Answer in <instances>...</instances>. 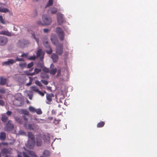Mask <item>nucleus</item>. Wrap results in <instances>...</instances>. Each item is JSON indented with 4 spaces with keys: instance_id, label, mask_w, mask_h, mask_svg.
<instances>
[{
    "instance_id": "f257e3e1",
    "label": "nucleus",
    "mask_w": 157,
    "mask_h": 157,
    "mask_svg": "<svg viewBox=\"0 0 157 157\" xmlns=\"http://www.w3.org/2000/svg\"><path fill=\"white\" fill-rule=\"evenodd\" d=\"M24 61L23 58H19L17 56L16 57V59L14 60L13 59H9L7 61H5L2 63L3 65H12L15 63L17 61Z\"/></svg>"
},
{
    "instance_id": "f03ea898",
    "label": "nucleus",
    "mask_w": 157,
    "mask_h": 157,
    "mask_svg": "<svg viewBox=\"0 0 157 157\" xmlns=\"http://www.w3.org/2000/svg\"><path fill=\"white\" fill-rule=\"evenodd\" d=\"M56 32L58 34L59 39L63 40L64 38V33L63 29L59 27H57L56 29Z\"/></svg>"
},
{
    "instance_id": "7ed1b4c3",
    "label": "nucleus",
    "mask_w": 157,
    "mask_h": 157,
    "mask_svg": "<svg viewBox=\"0 0 157 157\" xmlns=\"http://www.w3.org/2000/svg\"><path fill=\"white\" fill-rule=\"evenodd\" d=\"M43 22L45 25H49L52 22V18L48 17L47 15H44L42 16Z\"/></svg>"
},
{
    "instance_id": "20e7f679",
    "label": "nucleus",
    "mask_w": 157,
    "mask_h": 157,
    "mask_svg": "<svg viewBox=\"0 0 157 157\" xmlns=\"http://www.w3.org/2000/svg\"><path fill=\"white\" fill-rule=\"evenodd\" d=\"M44 93L46 94V102L47 104H51L52 103V98L54 97V95L52 93H48L45 91Z\"/></svg>"
},
{
    "instance_id": "39448f33",
    "label": "nucleus",
    "mask_w": 157,
    "mask_h": 157,
    "mask_svg": "<svg viewBox=\"0 0 157 157\" xmlns=\"http://www.w3.org/2000/svg\"><path fill=\"white\" fill-rule=\"evenodd\" d=\"M14 128V125L12 123V121L9 120L8 121L5 127V131H11Z\"/></svg>"
},
{
    "instance_id": "423d86ee",
    "label": "nucleus",
    "mask_w": 157,
    "mask_h": 157,
    "mask_svg": "<svg viewBox=\"0 0 157 157\" xmlns=\"http://www.w3.org/2000/svg\"><path fill=\"white\" fill-rule=\"evenodd\" d=\"M35 144V141L28 140L27 143L25 144V146L29 149H33L34 148Z\"/></svg>"
},
{
    "instance_id": "0eeeda50",
    "label": "nucleus",
    "mask_w": 157,
    "mask_h": 157,
    "mask_svg": "<svg viewBox=\"0 0 157 157\" xmlns=\"http://www.w3.org/2000/svg\"><path fill=\"white\" fill-rule=\"evenodd\" d=\"M56 53L58 55H60L63 53V44H60L56 46Z\"/></svg>"
},
{
    "instance_id": "6e6552de",
    "label": "nucleus",
    "mask_w": 157,
    "mask_h": 157,
    "mask_svg": "<svg viewBox=\"0 0 157 157\" xmlns=\"http://www.w3.org/2000/svg\"><path fill=\"white\" fill-rule=\"evenodd\" d=\"M44 46L47 48L48 50H46L47 53L49 54H51L52 52V49L51 48L48 41H44L43 43Z\"/></svg>"
},
{
    "instance_id": "1a4fd4ad",
    "label": "nucleus",
    "mask_w": 157,
    "mask_h": 157,
    "mask_svg": "<svg viewBox=\"0 0 157 157\" xmlns=\"http://www.w3.org/2000/svg\"><path fill=\"white\" fill-rule=\"evenodd\" d=\"M42 144V137L40 134H39L36 136V145L37 146H40Z\"/></svg>"
},
{
    "instance_id": "9d476101",
    "label": "nucleus",
    "mask_w": 157,
    "mask_h": 157,
    "mask_svg": "<svg viewBox=\"0 0 157 157\" xmlns=\"http://www.w3.org/2000/svg\"><path fill=\"white\" fill-rule=\"evenodd\" d=\"M57 16L58 23L59 25H61L63 21V14L58 13H57Z\"/></svg>"
},
{
    "instance_id": "9b49d317",
    "label": "nucleus",
    "mask_w": 157,
    "mask_h": 157,
    "mask_svg": "<svg viewBox=\"0 0 157 157\" xmlns=\"http://www.w3.org/2000/svg\"><path fill=\"white\" fill-rule=\"evenodd\" d=\"M27 123L25 124L24 125L25 127L29 130H33L37 127V125H35L34 124H29L28 126Z\"/></svg>"
},
{
    "instance_id": "f8f14e48",
    "label": "nucleus",
    "mask_w": 157,
    "mask_h": 157,
    "mask_svg": "<svg viewBox=\"0 0 157 157\" xmlns=\"http://www.w3.org/2000/svg\"><path fill=\"white\" fill-rule=\"evenodd\" d=\"M8 41L6 37L4 36H0V45H3L6 44Z\"/></svg>"
},
{
    "instance_id": "ddd939ff",
    "label": "nucleus",
    "mask_w": 157,
    "mask_h": 157,
    "mask_svg": "<svg viewBox=\"0 0 157 157\" xmlns=\"http://www.w3.org/2000/svg\"><path fill=\"white\" fill-rule=\"evenodd\" d=\"M51 40L52 43L56 46H57L58 43V40L56 36L54 34L51 35Z\"/></svg>"
},
{
    "instance_id": "4468645a",
    "label": "nucleus",
    "mask_w": 157,
    "mask_h": 157,
    "mask_svg": "<svg viewBox=\"0 0 157 157\" xmlns=\"http://www.w3.org/2000/svg\"><path fill=\"white\" fill-rule=\"evenodd\" d=\"M36 57L38 58L40 57V59L42 61L44 58V55L42 53V50L41 49H39L36 52Z\"/></svg>"
},
{
    "instance_id": "2eb2a0df",
    "label": "nucleus",
    "mask_w": 157,
    "mask_h": 157,
    "mask_svg": "<svg viewBox=\"0 0 157 157\" xmlns=\"http://www.w3.org/2000/svg\"><path fill=\"white\" fill-rule=\"evenodd\" d=\"M28 140H31L35 141V137L32 132H29L28 133Z\"/></svg>"
},
{
    "instance_id": "dca6fc26",
    "label": "nucleus",
    "mask_w": 157,
    "mask_h": 157,
    "mask_svg": "<svg viewBox=\"0 0 157 157\" xmlns=\"http://www.w3.org/2000/svg\"><path fill=\"white\" fill-rule=\"evenodd\" d=\"M51 58L53 60V62L56 63L57 62L59 58L58 56L54 53H53L51 56Z\"/></svg>"
},
{
    "instance_id": "f3484780",
    "label": "nucleus",
    "mask_w": 157,
    "mask_h": 157,
    "mask_svg": "<svg viewBox=\"0 0 157 157\" xmlns=\"http://www.w3.org/2000/svg\"><path fill=\"white\" fill-rule=\"evenodd\" d=\"M7 79L4 78L3 77H0V85H4L6 84Z\"/></svg>"
},
{
    "instance_id": "a211bd4d",
    "label": "nucleus",
    "mask_w": 157,
    "mask_h": 157,
    "mask_svg": "<svg viewBox=\"0 0 157 157\" xmlns=\"http://www.w3.org/2000/svg\"><path fill=\"white\" fill-rule=\"evenodd\" d=\"M0 34L5 35L8 36H12L10 33L7 31H3L0 32Z\"/></svg>"
},
{
    "instance_id": "6ab92c4d",
    "label": "nucleus",
    "mask_w": 157,
    "mask_h": 157,
    "mask_svg": "<svg viewBox=\"0 0 157 157\" xmlns=\"http://www.w3.org/2000/svg\"><path fill=\"white\" fill-rule=\"evenodd\" d=\"M6 133L4 132H2L0 134V139L2 141H4L6 138Z\"/></svg>"
},
{
    "instance_id": "aec40b11",
    "label": "nucleus",
    "mask_w": 157,
    "mask_h": 157,
    "mask_svg": "<svg viewBox=\"0 0 157 157\" xmlns=\"http://www.w3.org/2000/svg\"><path fill=\"white\" fill-rule=\"evenodd\" d=\"M24 61V62L23 63H19V66L20 68L23 69L26 67L27 64L24 61H24Z\"/></svg>"
},
{
    "instance_id": "412c9836",
    "label": "nucleus",
    "mask_w": 157,
    "mask_h": 157,
    "mask_svg": "<svg viewBox=\"0 0 157 157\" xmlns=\"http://www.w3.org/2000/svg\"><path fill=\"white\" fill-rule=\"evenodd\" d=\"M50 153L49 151L47 150H45L43 152L42 154L44 157H48L50 156Z\"/></svg>"
},
{
    "instance_id": "4be33fe9",
    "label": "nucleus",
    "mask_w": 157,
    "mask_h": 157,
    "mask_svg": "<svg viewBox=\"0 0 157 157\" xmlns=\"http://www.w3.org/2000/svg\"><path fill=\"white\" fill-rule=\"evenodd\" d=\"M15 121L18 123L21 124H22V121L19 117H14Z\"/></svg>"
},
{
    "instance_id": "5701e85b",
    "label": "nucleus",
    "mask_w": 157,
    "mask_h": 157,
    "mask_svg": "<svg viewBox=\"0 0 157 157\" xmlns=\"http://www.w3.org/2000/svg\"><path fill=\"white\" fill-rule=\"evenodd\" d=\"M51 13L52 14H55L57 11V9L55 7H52L50 9Z\"/></svg>"
},
{
    "instance_id": "b1692460",
    "label": "nucleus",
    "mask_w": 157,
    "mask_h": 157,
    "mask_svg": "<svg viewBox=\"0 0 157 157\" xmlns=\"http://www.w3.org/2000/svg\"><path fill=\"white\" fill-rule=\"evenodd\" d=\"M8 120V117L5 115H2L1 118L2 121L4 122H7Z\"/></svg>"
},
{
    "instance_id": "393cba45",
    "label": "nucleus",
    "mask_w": 157,
    "mask_h": 157,
    "mask_svg": "<svg viewBox=\"0 0 157 157\" xmlns=\"http://www.w3.org/2000/svg\"><path fill=\"white\" fill-rule=\"evenodd\" d=\"M27 153L32 157H36V155L34 152L32 151H29Z\"/></svg>"
},
{
    "instance_id": "a878e982",
    "label": "nucleus",
    "mask_w": 157,
    "mask_h": 157,
    "mask_svg": "<svg viewBox=\"0 0 157 157\" xmlns=\"http://www.w3.org/2000/svg\"><path fill=\"white\" fill-rule=\"evenodd\" d=\"M9 12V10L7 8L0 7V12L7 13Z\"/></svg>"
},
{
    "instance_id": "bb28decb",
    "label": "nucleus",
    "mask_w": 157,
    "mask_h": 157,
    "mask_svg": "<svg viewBox=\"0 0 157 157\" xmlns=\"http://www.w3.org/2000/svg\"><path fill=\"white\" fill-rule=\"evenodd\" d=\"M22 44L25 46H27L29 44V42L27 40H23L22 42Z\"/></svg>"
},
{
    "instance_id": "cd10ccee",
    "label": "nucleus",
    "mask_w": 157,
    "mask_h": 157,
    "mask_svg": "<svg viewBox=\"0 0 157 157\" xmlns=\"http://www.w3.org/2000/svg\"><path fill=\"white\" fill-rule=\"evenodd\" d=\"M105 123L104 121H101L98 123L97 127L98 128H101L105 125Z\"/></svg>"
},
{
    "instance_id": "c85d7f7f",
    "label": "nucleus",
    "mask_w": 157,
    "mask_h": 157,
    "mask_svg": "<svg viewBox=\"0 0 157 157\" xmlns=\"http://www.w3.org/2000/svg\"><path fill=\"white\" fill-rule=\"evenodd\" d=\"M32 36L34 39L36 41L37 43L38 44L39 42V39L38 37V36H36L35 34L34 33H32Z\"/></svg>"
},
{
    "instance_id": "c756f323",
    "label": "nucleus",
    "mask_w": 157,
    "mask_h": 157,
    "mask_svg": "<svg viewBox=\"0 0 157 157\" xmlns=\"http://www.w3.org/2000/svg\"><path fill=\"white\" fill-rule=\"evenodd\" d=\"M31 90L33 91L38 92L39 90L38 87L36 86H32L30 87Z\"/></svg>"
},
{
    "instance_id": "7c9ffc66",
    "label": "nucleus",
    "mask_w": 157,
    "mask_h": 157,
    "mask_svg": "<svg viewBox=\"0 0 157 157\" xmlns=\"http://www.w3.org/2000/svg\"><path fill=\"white\" fill-rule=\"evenodd\" d=\"M57 71V69L56 68H55L54 69L51 70L49 71V73L52 75H54L56 74Z\"/></svg>"
},
{
    "instance_id": "2f4dec72",
    "label": "nucleus",
    "mask_w": 157,
    "mask_h": 157,
    "mask_svg": "<svg viewBox=\"0 0 157 157\" xmlns=\"http://www.w3.org/2000/svg\"><path fill=\"white\" fill-rule=\"evenodd\" d=\"M53 3V0H49L45 7L51 6L52 5Z\"/></svg>"
},
{
    "instance_id": "473e14b6",
    "label": "nucleus",
    "mask_w": 157,
    "mask_h": 157,
    "mask_svg": "<svg viewBox=\"0 0 157 157\" xmlns=\"http://www.w3.org/2000/svg\"><path fill=\"white\" fill-rule=\"evenodd\" d=\"M37 67L40 68H43L44 67L43 63L42 62H38L37 64Z\"/></svg>"
},
{
    "instance_id": "72a5a7b5",
    "label": "nucleus",
    "mask_w": 157,
    "mask_h": 157,
    "mask_svg": "<svg viewBox=\"0 0 157 157\" xmlns=\"http://www.w3.org/2000/svg\"><path fill=\"white\" fill-rule=\"evenodd\" d=\"M29 110L32 113H34L36 111V109L32 106L29 107Z\"/></svg>"
},
{
    "instance_id": "f704fd0d",
    "label": "nucleus",
    "mask_w": 157,
    "mask_h": 157,
    "mask_svg": "<svg viewBox=\"0 0 157 157\" xmlns=\"http://www.w3.org/2000/svg\"><path fill=\"white\" fill-rule=\"evenodd\" d=\"M29 82L26 84V85L28 86L31 85L33 80V79L32 77H29Z\"/></svg>"
},
{
    "instance_id": "c9c22d12",
    "label": "nucleus",
    "mask_w": 157,
    "mask_h": 157,
    "mask_svg": "<svg viewBox=\"0 0 157 157\" xmlns=\"http://www.w3.org/2000/svg\"><path fill=\"white\" fill-rule=\"evenodd\" d=\"M34 71L36 74H37L41 71V68L38 69L36 68L34 69Z\"/></svg>"
},
{
    "instance_id": "e433bc0d",
    "label": "nucleus",
    "mask_w": 157,
    "mask_h": 157,
    "mask_svg": "<svg viewBox=\"0 0 157 157\" xmlns=\"http://www.w3.org/2000/svg\"><path fill=\"white\" fill-rule=\"evenodd\" d=\"M22 113L25 115H28L29 114V113L28 111L26 110H23L21 111Z\"/></svg>"
},
{
    "instance_id": "4c0bfd02",
    "label": "nucleus",
    "mask_w": 157,
    "mask_h": 157,
    "mask_svg": "<svg viewBox=\"0 0 157 157\" xmlns=\"http://www.w3.org/2000/svg\"><path fill=\"white\" fill-rule=\"evenodd\" d=\"M43 71L44 72H46V73H48L49 72V70L48 68H47L45 67H44L43 68Z\"/></svg>"
},
{
    "instance_id": "58836bf2",
    "label": "nucleus",
    "mask_w": 157,
    "mask_h": 157,
    "mask_svg": "<svg viewBox=\"0 0 157 157\" xmlns=\"http://www.w3.org/2000/svg\"><path fill=\"white\" fill-rule=\"evenodd\" d=\"M37 114L40 115L42 113V112L40 109H36V111L35 112Z\"/></svg>"
},
{
    "instance_id": "ea45409f",
    "label": "nucleus",
    "mask_w": 157,
    "mask_h": 157,
    "mask_svg": "<svg viewBox=\"0 0 157 157\" xmlns=\"http://www.w3.org/2000/svg\"><path fill=\"white\" fill-rule=\"evenodd\" d=\"M33 63L31 62L30 63H29L27 65V67L28 68H29L33 67Z\"/></svg>"
},
{
    "instance_id": "a19ab883",
    "label": "nucleus",
    "mask_w": 157,
    "mask_h": 157,
    "mask_svg": "<svg viewBox=\"0 0 157 157\" xmlns=\"http://www.w3.org/2000/svg\"><path fill=\"white\" fill-rule=\"evenodd\" d=\"M35 83L38 86H42V85L41 83L40 82V81L37 80L35 81Z\"/></svg>"
},
{
    "instance_id": "79ce46f5",
    "label": "nucleus",
    "mask_w": 157,
    "mask_h": 157,
    "mask_svg": "<svg viewBox=\"0 0 157 157\" xmlns=\"http://www.w3.org/2000/svg\"><path fill=\"white\" fill-rule=\"evenodd\" d=\"M28 95L29 97V98L31 100L33 96L32 93L31 92H30L28 94Z\"/></svg>"
},
{
    "instance_id": "37998d69",
    "label": "nucleus",
    "mask_w": 157,
    "mask_h": 157,
    "mask_svg": "<svg viewBox=\"0 0 157 157\" xmlns=\"http://www.w3.org/2000/svg\"><path fill=\"white\" fill-rule=\"evenodd\" d=\"M0 21L2 24H4L5 23L4 20L2 16L1 15L0 16Z\"/></svg>"
},
{
    "instance_id": "c03bdc74",
    "label": "nucleus",
    "mask_w": 157,
    "mask_h": 157,
    "mask_svg": "<svg viewBox=\"0 0 157 157\" xmlns=\"http://www.w3.org/2000/svg\"><path fill=\"white\" fill-rule=\"evenodd\" d=\"M36 57L35 56H31L29 58V59L30 60H34L36 59Z\"/></svg>"
},
{
    "instance_id": "a18cd8bd",
    "label": "nucleus",
    "mask_w": 157,
    "mask_h": 157,
    "mask_svg": "<svg viewBox=\"0 0 157 157\" xmlns=\"http://www.w3.org/2000/svg\"><path fill=\"white\" fill-rule=\"evenodd\" d=\"M6 92L4 88L0 89V93H5Z\"/></svg>"
},
{
    "instance_id": "49530a36",
    "label": "nucleus",
    "mask_w": 157,
    "mask_h": 157,
    "mask_svg": "<svg viewBox=\"0 0 157 157\" xmlns=\"http://www.w3.org/2000/svg\"><path fill=\"white\" fill-rule=\"evenodd\" d=\"M4 104V101L2 100H0V105L3 106Z\"/></svg>"
},
{
    "instance_id": "de8ad7c7",
    "label": "nucleus",
    "mask_w": 157,
    "mask_h": 157,
    "mask_svg": "<svg viewBox=\"0 0 157 157\" xmlns=\"http://www.w3.org/2000/svg\"><path fill=\"white\" fill-rule=\"evenodd\" d=\"M41 81L43 84L46 85H47L48 83V82L46 80H42Z\"/></svg>"
},
{
    "instance_id": "09e8293b",
    "label": "nucleus",
    "mask_w": 157,
    "mask_h": 157,
    "mask_svg": "<svg viewBox=\"0 0 157 157\" xmlns=\"http://www.w3.org/2000/svg\"><path fill=\"white\" fill-rule=\"evenodd\" d=\"M23 117L24 120L27 123L28 121V119L27 118V117L25 116H23Z\"/></svg>"
},
{
    "instance_id": "8fccbe9b",
    "label": "nucleus",
    "mask_w": 157,
    "mask_h": 157,
    "mask_svg": "<svg viewBox=\"0 0 157 157\" xmlns=\"http://www.w3.org/2000/svg\"><path fill=\"white\" fill-rule=\"evenodd\" d=\"M39 94H40V95H41L42 96H43L44 95V93H43L42 92H41V91H40L39 90L37 92Z\"/></svg>"
},
{
    "instance_id": "3c124183",
    "label": "nucleus",
    "mask_w": 157,
    "mask_h": 157,
    "mask_svg": "<svg viewBox=\"0 0 157 157\" xmlns=\"http://www.w3.org/2000/svg\"><path fill=\"white\" fill-rule=\"evenodd\" d=\"M12 113V112L10 111H8L6 113V114L8 116H10Z\"/></svg>"
},
{
    "instance_id": "603ef678",
    "label": "nucleus",
    "mask_w": 157,
    "mask_h": 157,
    "mask_svg": "<svg viewBox=\"0 0 157 157\" xmlns=\"http://www.w3.org/2000/svg\"><path fill=\"white\" fill-rule=\"evenodd\" d=\"M23 155L24 157H30L24 152H23Z\"/></svg>"
},
{
    "instance_id": "864d4df0",
    "label": "nucleus",
    "mask_w": 157,
    "mask_h": 157,
    "mask_svg": "<svg viewBox=\"0 0 157 157\" xmlns=\"http://www.w3.org/2000/svg\"><path fill=\"white\" fill-rule=\"evenodd\" d=\"M27 55H28L27 54L23 53V54H22L21 55V57H27Z\"/></svg>"
},
{
    "instance_id": "5fc2aeb1",
    "label": "nucleus",
    "mask_w": 157,
    "mask_h": 157,
    "mask_svg": "<svg viewBox=\"0 0 157 157\" xmlns=\"http://www.w3.org/2000/svg\"><path fill=\"white\" fill-rule=\"evenodd\" d=\"M43 30H44V32L45 33H48L49 31V29H44Z\"/></svg>"
},
{
    "instance_id": "6e6d98bb",
    "label": "nucleus",
    "mask_w": 157,
    "mask_h": 157,
    "mask_svg": "<svg viewBox=\"0 0 157 157\" xmlns=\"http://www.w3.org/2000/svg\"><path fill=\"white\" fill-rule=\"evenodd\" d=\"M7 151V150L6 149H3L2 150V152L3 153H6V151Z\"/></svg>"
},
{
    "instance_id": "4d7b16f0",
    "label": "nucleus",
    "mask_w": 157,
    "mask_h": 157,
    "mask_svg": "<svg viewBox=\"0 0 157 157\" xmlns=\"http://www.w3.org/2000/svg\"><path fill=\"white\" fill-rule=\"evenodd\" d=\"M36 74V73H35V72L34 71L33 73H31L30 74H28V75H30L32 76V75H35Z\"/></svg>"
},
{
    "instance_id": "13d9d810",
    "label": "nucleus",
    "mask_w": 157,
    "mask_h": 157,
    "mask_svg": "<svg viewBox=\"0 0 157 157\" xmlns=\"http://www.w3.org/2000/svg\"><path fill=\"white\" fill-rule=\"evenodd\" d=\"M54 65L53 63H52L51 65L50 68L52 69V68H53L54 67Z\"/></svg>"
},
{
    "instance_id": "bf43d9fd",
    "label": "nucleus",
    "mask_w": 157,
    "mask_h": 157,
    "mask_svg": "<svg viewBox=\"0 0 157 157\" xmlns=\"http://www.w3.org/2000/svg\"><path fill=\"white\" fill-rule=\"evenodd\" d=\"M17 157H22L21 153L18 154V155H17Z\"/></svg>"
},
{
    "instance_id": "052dcab7",
    "label": "nucleus",
    "mask_w": 157,
    "mask_h": 157,
    "mask_svg": "<svg viewBox=\"0 0 157 157\" xmlns=\"http://www.w3.org/2000/svg\"><path fill=\"white\" fill-rule=\"evenodd\" d=\"M60 72H61L60 70H58V71L57 75H59V74H60Z\"/></svg>"
},
{
    "instance_id": "680f3d73",
    "label": "nucleus",
    "mask_w": 157,
    "mask_h": 157,
    "mask_svg": "<svg viewBox=\"0 0 157 157\" xmlns=\"http://www.w3.org/2000/svg\"><path fill=\"white\" fill-rule=\"evenodd\" d=\"M38 24H39V25H43V24L42 23H41V22H40V21H38Z\"/></svg>"
},
{
    "instance_id": "e2e57ef3",
    "label": "nucleus",
    "mask_w": 157,
    "mask_h": 157,
    "mask_svg": "<svg viewBox=\"0 0 157 157\" xmlns=\"http://www.w3.org/2000/svg\"><path fill=\"white\" fill-rule=\"evenodd\" d=\"M2 98V96L0 95V98Z\"/></svg>"
},
{
    "instance_id": "0e129e2a",
    "label": "nucleus",
    "mask_w": 157,
    "mask_h": 157,
    "mask_svg": "<svg viewBox=\"0 0 157 157\" xmlns=\"http://www.w3.org/2000/svg\"><path fill=\"white\" fill-rule=\"evenodd\" d=\"M14 30L16 31H17V29H15V28H14Z\"/></svg>"
},
{
    "instance_id": "69168bd1",
    "label": "nucleus",
    "mask_w": 157,
    "mask_h": 157,
    "mask_svg": "<svg viewBox=\"0 0 157 157\" xmlns=\"http://www.w3.org/2000/svg\"><path fill=\"white\" fill-rule=\"evenodd\" d=\"M38 0H33V1H38Z\"/></svg>"
},
{
    "instance_id": "338daca9",
    "label": "nucleus",
    "mask_w": 157,
    "mask_h": 157,
    "mask_svg": "<svg viewBox=\"0 0 157 157\" xmlns=\"http://www.w3.org/2000/svg\"><path fill=\"white\" fill-rule=\"evenodd\" d=\"M30 74V73H29V72H28V73H27L26 74H27V75H28V74Z\"/></svg>"
},
{
    "instance_id": "774afa93",
    "label": "nucleus",
    "mask_w": 157,
    "mask_h": 157,
    "mask_svg": "<svg viewBox=\"0 0 157 157\" xmlns=\"http://www.w3.org/2000/svg\"><path fill=\"white\" fill-rule=\"evenodd\" d=\"M23 133L25 134V132H23Z\"/></svg>"
}]
</instances>
